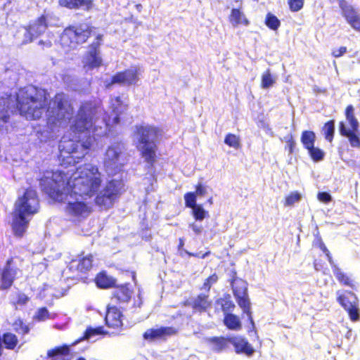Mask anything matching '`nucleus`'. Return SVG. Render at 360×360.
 Returning a JSON list of instances; mask_svg holds the SVG:
<instances>
[{
	"label": "nucleus",
	"mask_w": 360,
	"mask_h": 360,
	"mask_svg": "<svg viewBox=\"0 0 360 360\" xmlns=\"http://www.w3.org/2000/svg\"><path fill=\"white\" fill-rule=\"evenodd\" d=\"M112 115L105 117L99 124L98 116L103 110L92 103H83L75 117H72L73 108L68 96L58 94L49 103L46 110L47 123L51 127H63L70 124L69 135L65 136L60 142V160L63 165L78 162L87 153L96 136L107 133L108 127L119 124L122 115L127 110V103L117 96L111 99Z\"/></svg>",
	"instance_id": "obj_1"
},
{
	"label": "nucleus",
	"mask_w": 360,
	"mask_h": 360,
	"mask_svg": "<svg viewBox=\"0 0 360 360\" xmlns=\"http://www.w3.org/2000/svg\"><path fill=\"white\" fill-rule=\"evenodd\" d=\"M68 174L62 171L47 172L40 180V185L50 198L66 204L65 212L74 221H80L91 214V198L95 194L97 193L96 205L109 208L124 186L122 181L113 179L98 193L102 175L96 166L90 164L77 168L68 179Z\"/></svg>",
	"instance_id": "obj_2"
},
{
	"label": "nucleus",
	"mask_w": 360,
	"mask_h": 360,
	"mask_svg": "<svg viewBox=\"0 0 360 360\" xmlns=\"http://www.w3.org/2000/svg\"><path fill=\"white\" fill-rule=\"evenodd\" d=\"M47 92L33 86L20 89L17 94V108L27 120L39 119L48 105Z\"/></svg>",
	"instance_id": "obj_3"
},
{
	"label": "nucleus",
	"mask_w": 360,
	"mask_h": 360,
	"mask_svg": "<svg viewBox=\"0 0 360 360\" xmlns=\"http://www.w3.org/2000/svg\"><path fill=\"white\" fill-rule=\"evenodd\" d=\"M39 207L37 192L27 189L18 198L13 212V229L15 235L21 236L27 228L30 217L36 214Z\"/></svg>",
	"instance_id": "obj_4"
},
{
	"label": "nucleus",
	"mask_w": 360,
	"mask_h": 360,
	"mask_svg": "<svg viewBox=\"0 0 360 360\" xmlns=\"http://www.w3.org/2000/svg\"><path fill=\"white\" fill-rule=\"evenodd\" d=\"M135 136L138 140L137 148L143 158L149 163L153 162L156 156L155 141L158 129L149 125L139 126L136 127Z\"/></svg>",
	"instance_id": "obj_5"
},
{
	"label": "nucleus",
	"mask_w": 360,
	"mask_h": 360,
	"mask_svg": "<svg viewBox=\"0 0 360 360\" xmlns=\"http://www.w3.org/2000/svg\"><path fill=\"white\" fill-rule=\"evenodd\" d=\"M127 161L124 148L121 143H113L110 146L104 156V166L107 172L113 174L120 171Z\"/></svg>",
	"instance_id": "obj_6"
},
{
	"label": "nucleus",
	"mask_w": 360,
	"mask_h": 360,
	"mask_svg": "<svg viewBox=\"0 0 360 360\" xmlns=\"http://www.w3.org/2000/svg\"><path fill=\"white\" fill-rule=\"evenodd\" d=\"M91 32V30L86 24L68 28L61 36V44L69 49H75L78 44H83L86 41Z\"/></svg>",
	"instance_id": "obj_7"
},
{
	"label": "nucleus",
	"mask_w": 360,
	"mask_h": 360,
	"mask_svg": "<svg viewBox=\"0 0 360 360\" xmlns=\"http://www.w3.org/2000/svg\"><path fill=\"white\" fill-rule=\"evenodd\" d=\"M234 297L239 307L246 314L248 319L253 324L251 315L250 302L248 295V284L242 279H235L232 283Z\"/></svg>",
	"instance_id": "obj_8"
},
{
	"label": "nucleus",
	"mask_w": 360,
	"mask_h": 360,
	"mask_svg": "<svg viewBox=\"0 0 360 360\" xmlns=\"http://www.w3.org/2000/svg\"><path fill=\"white\" fill-rule=\"evenodd\" d=\"M141 72V68L136 66L131 67L124 72H120L115 75L111 81H105V86L109 88L115 84L122 86L136 85L139 80Z\"/></svg>",
	"instance_id": "obj_9"
},
{
	"label": "nucleus",
	"mask_w": 360,
	"mask_h": 360,
	"mask_svg": "<svg viewBox=\"0 0 360 360\" xmlns=\"http://www.w3.org/2000/svg\"><path fill=\"white\" fill-rule=\"evenodd\" d=\"M337 300L342 307L348 312L349 318L352 321L359 320V302L356 296L352 292L342 293L340 290L337 291Z\"/></svg>",
	"instance_id": "obj_10"
},
{
	"label": "nucleus",
	"mask_w": 360,
	"mask_h": 360,
	"mask_svg": "<svg viewBox=\"0 0 360 360\" xmlns=\"http://www.w3.org/2000/svg\"><path fill=\"white\" fill-rule=\"evenodd\" d=\"M97 41L91 44L82 58L83 68L86 72L99 68L102 65V58L100 56L98 47L101 41V36L96 37Z\"/></svg>",
	"instance_id": "obj_11"
},
{
	"label": "nucleus",
	"mask_w": 360,
	"mask_h": 360,
	"mask_svg": "<svg viewBox=\"0 0 360 360\" xmlns=\"http://www.w3.org/2000/svg\"><path fill=\"white\" fill-rule=\"evenodd\" d=\"M320 248L328 257V261L333 268V272L335 278L338 280V281L345 285L354 288L352 280L349 277V276L342 272V270L337 265L334 264V262L329 254L328 250H327L326 247L324 245L323 243H321Z\"/></svg>",
	"instance_id": "obj_12"
},
{
	"label": "nucleus",
	"mask_w": 360,
	"mask_h": 360,
	"mask_svg": "<svg viewBox=\"0 0 360 360\" xmlns=\"http://www.w3.org/2000/svg\"><path fill=\"white\" fill-rule=\"evenodd\" d=\"M229 342L233 345L237 354H245L248 356H251L255 352L252 345L245 338L241 336L230 338H229Z\"/></svg>",
	"instance_id": "obj_13"
},
{
	"label": "nucleus",
	"mask_w": 360,
	"mask_h": 360,
	"mask_svg": "<svg viewBox=\"0 0 360 360\" xmlns=\"http://www.w3.org/2000/svg\"><path fill=\"white\" fill-rule=\"evenodd\" d=\"M175 333L176 330L172 327H160L146 330L143 336L146 340H155L165 338Z\"/></svg>",
	"instance_id": "obj_14"
},
{
	"label": "nucleus",
	"mask_w": 360,
	"mask_h": 360,
	"mask_svg": "<svg viewBox=\"0 0 360 360\" xmlns=\"http://www.w3.org/2000/svg\"><path fill=\"white\" fill-rule=\"evenodd\" d=\"M122 314L120 311L115 307H108L106 316L105 323L108 327L118 328L122 326L121 319Z\"/></svg>",
	"instance_id": "obj_15"
},
{
	"label": "nucleus",
	"mask_w": 360,
	"mask_h": 360,
	"mask_svg": "<svg viewBox=\"0 0 360 360\" xmlns=\"http://www.w3.org/2000/svg\"><path fill=\"white\" fill-rule=\"evenodd\" d=\"M92 255H88L79 259H74L70 264V269L79 272H86L92 266Z\"/></svg>",
	"instance_id": "obj_16"
},
{
	"label": "nucleus",
	"mask_w": 360,
	"mask_h": 360,
	"mask_svg": "<svg viewBox=\"0 0 360 360\" xmlns=\"http://www.w3.org/2000/svg\"><path fill=\"white\" fill-rule=\"evenodd\" d=\"M46 27V18L43 15L27 30L25 36L29 35L30 37V39L27 40V41H32V37H37L44 32Z\"/></svg>",
	"instance_id": "obj_17"
},
{
	"label": "nucleus",
	"mask_w": 360,
	"mask_h": 360,
	"mask_svg": "<svg viewBox=\"0 0 360 360\" xmlns=\"http://www.w3.org/2000/svg\"><path fill=\"white\" fill-rule=\"evenodd\" d=\"M229 20L233 27H238V25L248 26L250 23L240 8H233L231 11Z\"/></svg>",
	"instance_id": "obj_18"
},
{
	"label": "nucleus",
	"mask_w": 360,
	"mask_h": 360,
	"mask_svg": "<svg viewBox=\"0 0 360 360\" xmlns=\"http://www.w3.org/2000/svg\"><path fill=\"white\" fill-rule=\"evenodd\" d=\"M15 275L16 270L11 268V262L8 261L6 266L2 272L1 288L2 289H7L10 288L13 283Z\"/></svg>",
	"instance_id": "obj_19"
},
{
	"label": "nucleus",
	"mask_w": 360,
	"mask_h": 360,
	"mask_svg": "<svg viewBox=\"0 0 360 360\" xmlns=\"http://www.w3.org/2000/svg\"><path fill=\"white\" fill-rule=\"evenodd\" d=\"M69 352L68 346L58 347L49 350L46 360H70L68 359Z\"/></svg>",
	"instance_id": "obj_20"
},
{
	"label": "nucleus",
	"mask_w": 360,
	"mask_h": 360,
	"mask_svg": "<svg viewBox=\"0 0 360 360\" xmlns=\"http://www.w3.org/2000/svg\"><path fill=\"white\" fill-rule=\"evenodd\" d=\"M340 131L342 135L349 139V143L352 147H360V139L355 134V131H352V130L347 129L346 124L342 122L340 124Z\"/></svg>",
	"instance_id": "obj_21"
},
{
	"label": "nucleus",
	"mask_w": 360,
	"mask_h": 360,
	"mask_svg": "<svg viewBox=\"0 0 360 360\" xmlns=\"http://www.w3.org/2000/svg\"><path fill=\"white\" fill-rule=\"evenodd\" d=\"M9 101L8 97L0 98V131L4 129L9 117L8 112Z\"/></svg>",
	"instance_id": "obj_22"
},
{
	"label": "nucleus",
	"mask_w": 360,
	"mask_h": 360,
	"mask_svg": "<svg viewBox=\"0 0 360 360\" xmlns=\"http://www.w3.org/2000/svg\"><path fill=\"white\" fill-rule=\"evenodd\" d=\"M210 302L207 300V296L205 295H198L191 302L192 307L199 311L206 310L210 306Z\"/></svg>",
	"instance_id": "obj_23"
},
{
	"label": "nucleus",
	"mask_w": 360,
	"mask_h": 360,
	"mask_svg": "<svg viewBox=\"0 0 360 360\" xmlns=\"http://www.w3.org/2000/svg\"><path fill=\"white\" fill-rule=\"evenodd\" d=\"M224 322L226 326L231 330H239L242 328L240 319L233 314H226Z\"/></svg>",
	"instance_id": "obj_24"
},
{
	"label": "nucleus",
	"mask_w": 360,
	"mask_h": 360,
	"mask_svg": "<svg viewBox=\"0 0 360 360\" xmlns=\"http://www.w3.org/2000/svg\"><path fill=\"white\" fill-rule=\"evenodd\" d=\"M340 7L347 22L359 15L352 6L348 4L347 2L344 0L340 1Z\"/></svg>",
	"instance_id": "obj_25"
},
{
	"label": "nucleus",
	"mask_w": 360,
	"mask_h": 360,
	"mask_svg": "<svg viewBox=\"0 0 360 360\" xmlns=\"http://www.w3.org/2000/svg\"><path fill=\"white\" fill-rule=\"evenodd\" d=\"M131 295V291L126 285H122L115 290L114 298L121 302H127L130 300Z\"/></svg>",
	"instance_id": "obj_26"
},
{
	"label": "nucleus",
	"mask_w": 360,
	"mask_h": 360,
	"mask_svg": "<svg viewBox=\"0 0 360 360\" xmlns=\"http://www.w3.org/2000/svg\"><path fill=\"white\" fill-rule=\"evenodd\" d=\"M346 119L349 127L347 128L352 131H356L359 128V122L354 116V108L352 105H348L346 108Z\"/></svg>",
	"instance_id": "obj_27"
},
{
	"label": "nucleus",
	"mask_w": 360,
	"mask_h": 360,
	"mask_svg": "<svg viewBox=\"0 0 360 360\" xmlns=\"http://www.w3.org/2000/svg\"><path fill=\"white\" fill-rule=\"evenodd\" d=\"M277 77L271 74L269 69L264 72L261 76V87L262 89H269L274 85Z\"/></svg>",
	"instance_id": "obj_28"
},
{
	"label": "nucleus",
	"mask_w": 360,
	"mask_h": 360,
	"mask_svg": "<svg viewBox=\"0 0 360 360\" xmlns=\"http://www.w3.org/2000/svg\"><path fill=\"white\" fill-rule=\"evenodd\" d=\"M115 283V279L105 274V273L99 274L96 278V283L98 287L101 288H108L112 287Z\"/></svg>",
	"instance_id": "obj_29"
},
{
	"label": "nucleus",
	"mask_w": 360,
	"mask_h": 360,
	"mask_svg": "<svg viewBox=\"0 0 360 360\" xmlns=\"http://www.w3.org/2000/svg\"><path fill=\"white\" fill-rule=\"evenodd\" d=\"M211 349L215 352H221L227 346L229 339L224 338H213L208 340Z\"/></svg>",
	"instance_id": "obj_30"
},
{
	"label": "nucleus",
	"mask_w": 360,
	"mask_h": 360,
	"mask_svg": "<svg viewBox=\"0 0 360 360\" xmlns=\"http://www.w3.org/2000/svg\"><path fill=\"white\" fill-rule=\"evenodd\" d=\"M315 140L316 135L313 131H304L302 132L301 141L307 150L310 149V148L314 146Z\"/></svg>",
	"instance_id": "obj_31"
},
{
	"label": "nucleus",
	"mask_w": 360,
	"mask_h": 360,
	"mask_svg": "<svg viewBox=\"0 0 360 360\" xmlns=\"http://www.w3.org/2000/svg\"><path fill=\"white\" fill-rule=\"evenodd\" d=\"M224 143L235 149H238L240 146V140L239 136L233 134H228L224 139Z\"/></svg>",
	"instance_id": "obj_32"
},
{
	"label": "nucleus",
	"mask_w": 360,
	"mask_h": 360,
	"mask_svg": "<svg viewBox=\"0 0 360 360\" xmlns=\"http://www.w3.org/2000/svg\"><path fill=\"white\" fill-rule=\"evenodd\" d=\"M192 214L197 221H202L209 217L208 212L200 205L192 208Z\"/></svg>",
	"instance_id": "obj_33"
},
{
	"label": "nucleus",
	"mask_w": 360,
	"mask_h": 360,
	"mask_svg": "<svg viewBox=\"0 0 360 360\" xmlns=\"http://www.w3.org/2000/svg\"><path fill=\"white\" fill-rule=\"evenodd\" d=\"M301 198L302 195L299 192H291L285 198L284 205L285 207L292 206L295 203L298 202Z\"/></svg>",
	"instance_id": "obj_34"
},
{
	"label": "nucleus",
	"mask_w": 360,
	"mask_h": 360,
	"mask_svg": "<svg viewBox=\"0 0 360 360\" xmlns=\"http://www.w3.org/2000/svg\"><path fill=\"white\" fill-rule=\"evenodd\" d=\"M334 122L333 120L329 121L328 122L326 123L323 128V132L325 136L326 139L329 141L330 142L332 141L334 134Z\"/></svg>",
	"instance_id": "obj_35"
},
{
	"label": "nucleus",
	"mask_w": 360,
	"mask_h": 360,
	"mask_svg": "<svg viewBox=\"0 0 360 360\" xmlns=\"http://www.w3.org/2000/svg\"><path fill=\"white\" fill-rule=\"evenodd\" d=\"M310 157L314 161L322 160L324 158V152L319 148L315 147L314 146L310 149H307Z\"/></svg>",
	"instance_id": "obj_36"
},
{
	"label": "nucleus",
	"mask_w": 360,
	"mask_h": 360,
	"mask_svg": "<svg viewBox=\"0 0 360 360\" xmlns=\"http://www.w3.org/2000/svg\"><path fill=\"white\" fill-rule=\"evenodd\" d=\"M266 25L271 30H276L280 26V21L276 16L269 13L266 18Z\"/></svg>",
	"instance_id": "obj_37"
},
{
	"label": "nucleus",
	"mask_w": 360,
	"mask_h": 360,
	"mask_svg": "<svg viewBox=\"0 0 360 360\" xmlns=\"http://www.w3.org/2000/svg\"><path fill=\"white\" fill-rule=\"evenodd\" d=\"M4 342L7 348L13 349L17 344V338L13 334L6 333L4 335Z\"/></svg>",
	"instance_id": "obj_38"
},
{
	"label": "nucleus",
	"mask_w": 360,
	"mask_h": 360,
	"mask_svg": "<svg viewBox=\"0 0 360 360\" xmlns=\"http://www.w3.org/2000/svg\"><path fill=\"white\" fill-rule=\"evenodd\" d=\"M186 206L191 209L197 206L196 195L195 193H187L184 195Z\"/></svg>",
	"instance_id": "obj_39"
},
{
	"label": "nucleus",
	"mask_w": 360,
	"mask_h": 360,
	"mask_svg": "<svg viewBox=\"0 0 360 360\" xmlns=\"http://www.w3.org/2000/svg\"><path fill=\"white\" fill-rule=\"evenodd\" d=\"M103 333L104 331L103 330V327H97L96 328H89L86 330L84 338L88 340L94 335H101Z\"/></svg>",
	"instance_id": "obj_40"
},
{
	"label": "nucleus",
	"mask_w": 360,
	"mask_h": 360,
	"mask_svg": "<svg viewBox=\"0 0 360 360\" xmlns=\"http://www.w3.org/2000/svg\"><path fill=\"white\" fill-rule=\"evenodd\" d=\"M288 4L292 11H298L303 7L304 0H288Z\"/></svg>",
	"instance_id": "obj_41"
},
{
	"label": "nucleus",
	"mask_w": 360,
	"mask_h": 360,
	"mask_svg": "<svg viewBox=\"0 0 360 360\" xmlns=\"http://www.w3.org/2000/svg\"><path fill=\"white\" fill-rule=\"evenodd\" d=\"M34 317L38 321H41L49 319L50 315L48 310L46 308H41L37 311Z\"/></svg>",
	"instance_id": "obj_42"
},
{
	"label": "nucleus",
	"mask_w": 360,
	"mask_h": 360,
	"mask_svg": "<svg viewBox=\"0 0 360 360\" xmlns=\"http://www.w3.org/2000/svg\"><path fill=\"white\" fill-rule=\"evenodd\" d=\"M59 4L70 9L77 8V0H59Z\"/></svg>",
	"instance_id": "obj_43"
},
{
	"label": "nucleus",
	"mask_w": 360,
	"mask_h": 360,
	"mask_svg": "<svg viewBox=\"0 0 360 360\" xmlns=\"http://www.w3.org/2000/svg\"><path fill=\"white\" fill-rule=\"evenodd\" d=\"M77 8H82L84 10L89 11L93 5L92 0H77Z\"/></svg>",
	"instance_id": "obj_44"
},
{
	"label": "nucleus",
	"mask_w": 360,
	"mask_h": 360,
	"mask_svg": "<svg viewBox=\"0 0 360 360\" xmlns=\"http://www.w3.org/2000/svg\"><path fill=\"white\" fill-rule=\"evenodd\" d=\"M221 307L226 314L227 311H232L234 309L235 304L231 300H221Z\"/></svg>",
	"instance_id": "obj_45"
},
{
	"label": "nucleus",
	"mask_w": 360,
	"mask_h": 360,
	"mask_svg": "<svg viewBox=\"0 0 360 360\" xmlns=\"http://www.w3.org/2000/svg\"><path fill=\"white\" fill-rule=\"evenodd\" d=\"M347 52L346 46H340L335 48L332 50V55L335 58H340L342 56Z\"/></svg>",
	"instance_id": "obj_46"
},
{
	"label": "nucleus",
	"mask_w": 360,
	"mask_h": 360,
	"mask_svg": "<svg viewBox=\"0 0 360 360\" xmlns=\"http://www.w3.org/2000/svg\"><path fill=\"white\" fill-rule=\"evenodd\" d=\"M318 199L319 200H320L321 202H323L324 203H328L329 202L331 201V195L328 193H326V192H320L318 193Z\"/></svg>",
	"instance_id": "obj_47"
},
{
	"label": "nucleus",
	"mask_w": 360,
	"mask_h": 360,
	"mask_svg": "<svg viewBox=\"0 0 360 360\" xmlns=\"http://www.w3.org/2000/svg\"><path fill=\"white\" fill-rule=\"evenodd\" d=\"M217 278H218L215 274H213L211 276H210L204 283V288L210 290L211 285L217 282Z\"/></svg>",
	"instance_id": "obj_48"
},
{
	"label": "nucleus",
	"mask_w": 360,
	"mask_h": 360,
	"mask_svg": "<svg viewBox=\"0 0 360 360\" xmlns=\"http://www.w3.org/2000/svg\"><path fill=\"white\" fill-rule=\"evenodd\" d=\"M354 30L360 31V15L348 22Z\"/></svg>",
	"instance_id": "obj_49"
},
{
	"label": "nucleus",
	"mask_w": 360,
	"mask_h": 360,
	"mask_svg": "<svg viewBox=\"0 0 360 360\" xmlns=\"http://www.w3.org/2000/svg\"><path fill=\"white\" fill-rule=\"evenodd\" d=\"M206 193H207V188L200 184L197 186L196 191L195 192L196 196L197 195L203 196L206 194Z\"/></svg>",
	"instance_id": "obj_50"
},
{
	"label": "nucleus",
	"mask_w": 360,
	"mask_h": 360,
	"mask_svg": "<svg viewBox=\"0 0 360 360\" xmlns=\"http://www.w3.org/2000/svg\"><path fill=\"white\" fill-rule=\"evenodd\" d=\"M189 226L196 234H200L202 231V226L195 223L191 224Z\"/></svg>",
	"instance_id": "obj_51"
},
{
	"label": "nucleus",
	"mask_w": 360,
	"mask_h": 360,
	"mask_svg": "<svg viewBox=\"0 0 360 360\" xmlns=\"http://www.w3.org/2000/svg\"><path fill=\"white\" fill-rule=\"evenodd\" d=\"M28 301V297L25 294H19L18 296L17 304H25Z\"/></svg>",
	"instance_id": "obj_52"
},
{
	"label": "nucleus",
	"mask_w": 360,
	"mask_h": 360,
	"mask_svg": "<svg viewBox=\"0 0 360 360\" xmlns=\"http://www.w3.org/2000/svg\"><path fill=\"white\" fill-rule=\"evenodd\" d=\"M44 44L46 47H50L51 46V41L50 40H48V41H39V44Z\"/></svg>",
	"instance_id": "obj_53"
},
{
	"label": "nucleus",
	"mask_w": 360,
	"mask_h": 360,
	"mask_svg": "<svg viewBox=\"0 0 360 360\" xmlns=\"http://www.w3.org/2000/svg\"><path fill=\"white\" fill-rule=\"evenodd\" d=\"M28 331H29V329H28L27 326H25L22 328V333H28Z\"/></svg>",
	"instance_id": "obj_54"
},
{
	"label": "nucleus",
	"mask_w": 360,
	"mask_h": 360,
	"mask_svg": "<svg viewBox=\"0 0 360 360\" xmlns=\"http://www.w3.org/2000/svg\"><path fill=\"white\" fill-rule=\"evenodd\" d=\"M208 202H209L210 205H211V204H212V198H210V199L208 200Z\"/></svg>",
	"instance_id": "obj_55"
},
{
	"label": "nucleus",
	"mask_w": 360,
	"mask_h": 360,
	"mask_svg": "<svg viewBox=\"0 0 360 360\" xmlns=\"http://www.w3.org/2000/svg\"><path fill=\"white\" fill-rule=\"evenodd\" d=\"M207 255H208V253H205V255H203L202 257H205Z\"/></svg>",
	"instance_id": "obj_56"
},
{
	"label": "nucleus",
	"mask_w": 360,
	"mask_h": 360,
	"mask_svg": "<svg viewBox=\"0 0 360 360\" xmlns=\"http://www.w3.org/2000/svg\"><path fill=\"white\" fill-rule=\"evenodd\" d=\"M78 360H85L84 358H80Z\"/></svg>",
	"instance_id": "obj_57"
}]
</instances>
